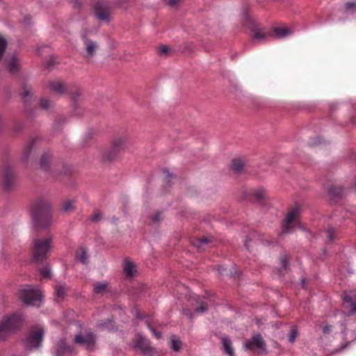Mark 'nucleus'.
Listing matches in <instances>:
<instances>
[{
    "label": "nucleus",
    "mask_w": 356,
    "mask_h": 356,
    "mask_svg": "<svg viewBox=\"0 0 356 356\" xmlns=\"http://www.w3.org/2000/svg\"><path fill=\"white\" fill-rule=\"evenodd\" d=\"M44 331L42 328L31 330L25 339V346L28 349L38 348L42 341Z\"/></svg>",
    "instance_id": "12"
},
{
    "label": "nucleus",
    "mask_w": 356,
    "mask_h": 356,
    "mask_svg": "<svg viewBox=\"0 0 356 356\" xmlns=\"http://www.w3.org/2000/svg\"><path fill=\"white\" fill-rule=\"evenodd\" d=\"M83 51L81 53L83 58L90 59L92 58L99 49V44L96 41L88 38L86 35L82 36Z\"/></svg>",
    "instance_id": "14"
},
{
    "label": "nucleus",
    "mask_w": 356,
    "mask_h": 356,
    "mask_svg": "<svg viewBox=\"0 0 356 356\" xmlns=\"http://www.w3.org/2000/svg\"><path fill=\"white\" fill-rule=\"evenodd\" d=\"M326 238L330 243L338 238L337 231L332 227H330L326 230Z\"/></svg>",
    "instance_id": "28"
},
{
    "label": "nucleus",
    "mask_w": 356,
    "mask_h": 356,
    "mask_svg": "<svg viewBox=\"0 0 356 356\" xmlns=\"http://www.w3.org/2000/svg\"><path fill=\"white\" fill-rule=\"evenodd\" d=\"M75 209L74 201L65 200L62 204V210L65 213H71Z\"/></svg>",
    "instance_id": "31"
},
{
    "label": "nucleus",
    "mask_w": 356,
    "mask_h": 356,
    "mask_svg": "<svg viewBox=\"0 0 356 356\" xmlns=\"http://www.w3.org/2000/svg\"><path fill=\"white\" fill-rule=\"evenodd\" d=\"M102 218V214L98 211H95L90 217V220L95 222L99 221Z\"/></svg>",
    "instance_id": "41"
},
{
    "label": "nucleus",
    "mask_w": 356,
    "mask_h": 356,
    "mask_svg": "<svg viewBox=\"0 0 356 356\" xmlns=\"http://www.w3.org/2000/svg\"><path fill=\"white\" fill-rule=\"evenodd\" d=\"M134 346L140 350L144 355H152L154 353V348L149 346L148 340L141 334L136 336L134 340Z\"/></svg>",
    "instance_id": "16"
},
{
    "label": "nucleus",
    "mask_w": 356,
    "mask_h": 356,
    "mask_svg": "<svg viewBox=\"0 0 356 356\" xmlns=\"http://www.w3.org/2000/svg\"><path fill=\"white\" fill-rule=\"evenodd\" d=\"M162 213L156 212L152 216V220L153 222L157 223L162 220Z\"/></svg>",
    "instance_id": "44"
},
{
    "label": "nucleus",
    "mask_w": 356,
    "mask_h": 356,
    "mask_svg": "<svg viewBox=\"0 0 356 356\" xmlns=\"http://www.w3.org/2000/svg\"><path fill=\"white\" fill-rule=\"evenodd\" d=\"M302 287L305 288V280H302Z\"/></svg>",
    "instance_id": "51"
},
{
    "label": "nucleus",
    "mask_w": 356,
    "mask_h": 356,
    "mask_svg": "<svg viewBox=\"0 0 356 356\" xmlns=\"http://www.w3.org/2000/svg\"><path fill=\"white\" fill-rule=\"evenodd\" d=\"M353 190H354L355 191H356V181H355V184H353Z\"/></svg>",
    "instance_id": "50"
},
{
    "label": "nucleus",
    "mask_w": 356,
    "mask_h": 356,
    "mask_svg": "<svg viewBox=\"0 0 356 356\" xmlns=\"http://www.w3.org/2000/svg\"><path fill=\"white\" fill-rule=\"evenodd\" d=\"M171 348L175 351H178L180 349L181 342L180 340L177 339L175 336H173L171 338Z\"/></svg>",
    "instance_id": "37"
},
{
    "label": "nucleus",
    "mask_w": 356,
    "mask_h": 356,
    "mask_svg": "<svg viewBox=\"0 0 356 356\" xmlns=\"http://www.w3.org/2000/svg\"><path fill=\"white\" fill-rule=\"evenodd\" d=\"M170 51V47L167 45H161L157 49V54L159 56H166Z\"/></svg>",
    "instance_id": "40"
},
{
    "label": "nucleus",
    "mask_w": 356,
    "mask_h": 356,
    "mask_svg": "<svg viewBox=\"0 0 356 356\" xmlns=\"http://www.w3.org/2000/svg\"><path fill=\"white\" fill-rule=\"evenodd\" d=\"M3 65L10 74H16L20 69V63L15 54H8L3 59Z\"/></svg>",
    "instance_id": "15"
},
{
    "label": "nucleus",
    "mask_w": 356,
    "mask_h": 356,
    "mask_svg": "<svg viewBox=\"0 0 356 356\" xmlns=\"http://www.w3.org/2000/svg\"><path fill=\"white\" fill-rule=\"evenodd\" d=\"M328 193L332 197H339L343 195V188L338 186H331L328 190Z\"/></svg>",
    "instance_id": "29"
},
{
    "label": "nucleus",
    "mask_w": 356,
    "mask_h": 356,
    "mask_svg": "<svg viewBox=\"0 0 356 356\" xmlns=\"http://www.w3.org/2000/svg\"><path fill=\"white\" fill-rule=\"evenodd\" d=\"M76 257L83 264H86L88 259V254L83 248H80L76 252Z\"/></svg>",
    "instance_id": "33"
},
{
    "label": "nucleus",
    "mask_w": 356,
    "mask_h": 356,
    "mask_svg": "<svg viewBox=\"0 0 356 356\" xmlns=\"http://www.w3.org/2000/svg\"><path fill=\"white\" fill-rule=\"evenodd\" d=\"M346 10L348 13L356 12V1H349L345 4Z\"/></svg>",
    "instance_id": "38"
},
{
    "label": "nucleus",
    "mask_w": 356,
    "mask_h": 356,
    "mask_svg": "<svg viewBox=\"0 0 356 356\" xmlns=\"http://www.w3.org/2000/svg\"><path fill=\"white\" fill-rule=\"evenodd\" d=\"M124 272L128 277H134L136 273V268L134 264L129 260H125L124 263Z\"/></svg>",
    "instance_id": "22"
},
{
    "label": "nucleus",
    "mask_w": 356,
    "mask_h": 356,
    "mask_svg": "<svg viewBox=\"0 0 356 356\" xmlns=\"http://www.w3.org/2000/svg\"><path fill=\"white\" fill-rule=\"evenodd\" d=\"M40 106L42 109L49 110L52 106V102L46 98L40 100Z\"/></svg>",
    "instance_id": "39"
},
{
    "label": "nucleus",
    "mask_w": 356,
    "mask_h": 356,
    "mask_svg": "<svg viewBox=\"0 0 356 356\" xmlns=\"http://www.w3.org/2000/svg\"><path fill=\"white\" fill-rule=\"evenodd\" d=\"M289 257L286 254H282L280 257V262L282 268L279 270L280 274L284 275L288 269Z\"/></svg>",
    "instance_id": "30"
},
{
    "label": "nucleus",
    "mask_w": 356,
    "mask_h": 356,
    "mask_svg": "<svg viewBox=\"0 0 356 356\" xmlns=\"http://www.w3.org/2000/svg\"><path fill=\"white\" fill-rule=\"evenodd\" d=\"M48 87L52 92L59 95H64L67 91V89L63 83L58 80L49 81Z\"/></svg>",
    "instance_id": "18"
},
{
    "label": "nucleus",
    "mask_w": 356,
    "mask_h": 356,
    "mask_svg": "<svg viewBox=\"0 0 356 356\" xmlns=\"http://www.w3.org/2000/svg\"><path fill=\"white\" fill-rule=\"evenodd\" d=\"M23 321V314L19 312L4 316L0 323V340H5L9 334L19 329Z\"/></svg>",
    "instance_id": "4"
},
{
    "label": "nucleus",
    "mask_w": 356,
    "mask_h": 356,
    "mask_svg": "<svg viewBox=\"0 0 356 356\" xmlns=\"http://www.w3.org/2000/svg\"><path fill=\"white\" fill-rule=\"evenodd\" d=\"M300 209V206L296 204L288 212L283 221L282 234L291 232L293 227L298 224Z\"/></svg>",
    "instance_id": "8"
},
{
    "label": "nucleus",
    "mask_w": 356,
    "mask_h": 356,
    "mask_svg": "<svg viewBox=\"0 0 356 356\" xmlns=\"http://www.w3.org/2000/svg\"><path fill=\"white\" fill-rule=\"evenodd\" d=\"M208 300H209V302L213 301V300L211 299V298H208Z\"/></svg>",
    "instance_id": "53"
},
{
    "label": "nucleus",
    "mask_w": 356,
    "mask_h": 356,
    "mask_svg": "<svg viewBox=\"0 0 356 356\" xmlns=\"http://www.w3.org/2000/svg\"><path fill=\"white\" fill-rule=\"evenodd\" d=\"M343 307L348 310V315L356 313V302L353 301L352 298L345 294L343 296Z\"/></svg>",
    "instance_id": "20"
},
{
    "label": "nucleus",
    "mask_w": 356,
    "mask_h": 356,
    "mask_svg": "<svg viewBox=\"0 0 356 356\" xmlns=\"http://www.w3.org/2000/svg\"><path fill=\"white\" fill-rule=\"evenodd\" d=\"M244 19L251 32V36L254 40L259 42L264 41L268 37L282 38L289 34V30L284 27H276L268 31L264 27L252 18L247 13L244 12Z\"/></svg>",
    "instance_id": "2"
},
{
    "label": "nucleus",
    "mask_w": 356,
    "mask_h": 356,
    "mask_svg": "<svg viewBox=\"0 0 356 356\" xmlns=\"http://www.w3.org/2000/svg\"><path fill=\"white\" fill-rule=\"evenodd\" d=\"M165 180L167 182H170V179L172 177V175L169 173L168 171H165Z\"/></svg>",
    "instance_id": "47"
},
{
    "label": "nucleus",
    "mask_w": 356,
    "mask_h": 356,
    "mask_svg": "<svg viewBox=\"0 0 356 356\" xmlns=\"http://www.w3.org/2000/svg\"><path fill=\"white\" fill-rule=\"evenodd\" d=\"M94 13L95 17L101 21H111V5L110 2L104 0H98L94 5Z\"/></svg>",
    "instance_id": "9"
},
{
    "label": "nucleus",
    "mask_w": 356,
    "mask_h": 356,
    "mask_svg": "<svg viewBox=\"0 0 356 356\" xmlns=\"http://www.w3.org/2000/svg\"><path fill=\"white\" fill-rule=\"evenodd\" d=\"M197 302L200 304V305L197 306L195 308V312H197V313H203V312H204L205 311L207 310V307H208V302H207L203 301L202 300H198Z\"/></svg>",
    "instance_id": "35"
},
{
    "label": "nucleus",
    "mask_w": 356,
    "mask_h": 356,
    "mask_svg": "<svg viewBox=\"0 0 356 356\" xmlns=\"http://www.w3.org/2000/svg\"><path fill=\"white\" fill-rule=\"evenodd\" d=\"M128 137L126 134L116 135L111 140L110 148L104 152L102 157L104 161H112L116 159L120 154L125 149Z\"/></svg>",
    "instance_id": "5"
},
{
    "label": "nucleus",
    "mask_w": 356,
    "mask_h": 356,
    "mask_svg": "<svg viewBox=\"0 0 356 356\" xmlns=\"http://www.w3.org/2000/svg\"><path fill=\"white\" fill-rule=\"evenodd\" d=\"M23 127H24V124L22 122H16L13 124V132L18 134L22 130Z\"/></svg>",
    "instance_id": "42"
},
{
    "label": "nucleus",
    "mask_w": 356,
    "mask_h": 356,
    "mask_svg": "<svg viewBox=\"0 0 356 356\" xmlns=\"http://www.w3.org/2000/svg\"><path fill=\"white\" fill-rule=\"evenodd\" d=\"M54 291L57 299H63L65 296L67 287L65 284H57L54 287Z\"/></svg>",
    "instance_id": "26"
},
{
    "label": "nucleus",
    "mask_w": 356,
    "mask_h": 356,
    "mask_svg": "<svg viewBox=\"0 0 356 356\" xmlns=\"http://www.w3.org/2000/svg\"><path fill=\"white\" fill-rule=\"evenodd\" d=\"M250 241H251V239H248V238H247V239L245 240V246L246 247V248H247L248 250H249V249H250V246H249V242H250Z\"/></svg>",
    "instance_id": "49"
},
{
    "label": "nucleus",
    "mask_w": 356,
    "mask_h": 356,
    "mask_svg": "<svg viewBox=\"0 0 356 356\" xmlns=\"http://www.w3.org/2000/svg\"><path fill=\"white\" fill-rule=\"evenodd\" d=\"M56 352L58 356H68L72 353V348L65 340H61L58 344Z\"/></svg>",
    "instance_id": "21"
},
{
    "label": "nucleus",
    "mask_w": 356,
    "mask_h": 356,
    "mask_svg": "<svg viewBox=\"0 0 356 356\" xmlns=\"http://www.w3.org/2000/svg\"><path fill=\"white\" fill-rule=\"evenodd\" d=\"M22 97L24 102H28L32 96V87L27 83L22 86Z\"/></svg>",
    "instance_id": "24"
},
{
    "label": "nucleus",
    "mask_w": 356,
    "mask_h": 356,
    "mask_svg": "<svg viewBox=\"0 0 356 356\" xmlns=\"http://www.w3.org/2000/svg\"><path fill=\"white\" fill-rule=\"evenodd\" d=\"M107 282H96L93 285V293L96 295H103L107 291Z\"/></svg>",
    "instance_id": "23"
},
{
    "label": "nucleus",
    "mask_w": 356,
    "mask_h": 356,
    "mask_svg": "<svg viewBox=\"0 0 356 356\" xmlns=\"http://www.w3.org/2000/svg\"><path fill=\"white\" fill-rule=\"evenodd\" d=\"M245 165L244 161L241 158L234 159L232 163V170L235 172H240Z\"/></svg>",
    "instance_id": "25"
},
{
    "label": "nucleus",
    "mask_w": 356,
    "mask_h": 356,
    "mask_svg": "<svg viewBox=\"0 0 356 356\" xmlns=\"http://www.w3.org/2000/svg\"><path fill=\"white\" fill-rule=\"evenodd\" d=\"M213 237L211 236H204L200 238H194L192 240L191 243L200 250H203L209 243L213 242Z\"/></svg>",
    "instance_id": "19"
},
{
    "label": "nucleus",
    "mask_w": 356,
    "mask_h": 356,
    "mask_svg": "<svg viewBox=\"0 0 356 356\" xmlns=\"http://www.w3.org/2000/svg\"><path fill=\"white\" fill-rule=\"evenodd\" d=\"M74 342L85 346L88 350H92L96 342V335L91 331L75 336Z\"/></svg>",
    "instance_id": "13"
},
{
    "label": "nucleus",
    "mask_w": 356,
    "mask_h": 356,
    "mask_svg": "<svg viewBox=\"0 0 356 356\" xmlns=\"http://www.w3.org/2000/svg\"><path fill=\"white\" fill-rule=\"evenodd\" d=\"M38 270L39 271L40 275L42 278L50 279L51 277V269L48 264H45L42 267H39Z\"/></svg>",
    "instance_id": "27"
},
{
    "label": "nucleus",
    "mask_w": 356,
    "mask_h": 356,
    "mask_svg": "<svg viewBox=\"0 0 356 356\" xmlns=\"http://www.w3.org/2000/svg\"><path fill=\"white\" fill-rule=\"evenodd\" d=\"M31 218L36 230L48 229L52 224V212L49 203L44 199L36 200L31 207Z\"/></svg>",
    "instance_id": "1"
},
{
    "label": "nucleus",
    "mask_w": 356,
    "mask_h": 356,
    "mask_svg": "<svg viewBox=\"0 0 356 356\" xmlns=\"http://www.w3.org/2000/svg\"><path fill=\"white\" fill-rule=\"evenodd\" d=\"M16 175L13 168L8 163L3 165L1 170V182L4 190L10 191L16 184Z\"/></svg>",
    "instance_id": "11"
},
{
    "label": "nucleus",
    "mask_w": 356,
    "mask_h": 356,
    "mask_svg": "<svg viewBox=\"0 0 356 356\" xmlns=\"http://www.w3.org/2000/svg\"><path fill=\"white\" fill-rule=\"evenodd\" d=\"M219 270H220V274L223 275V274H224V272H223V271H225V269L222 268V270H220L219 269Z\"/></svg>",
    "instance_id": "52"
},
{
    "label": "nucleus",
    "mask_w": 356,
    "mask_h": 356,
    "mask_svg": "<svg viewBox=\"0 0 356 356\" xmlns=\"http://www.w3.org/2000/svg\"><path fill=\"white\" fill-rule=\"evenodd\" d=\"M264 346V342L260 334L254 336L250 340H248L245 342V348L250 350L261 349Z\"/></svg>",
    "instance_id": "17"
},
{
    "label": "nucleus",
    "mask_w": 356,
    "mask_h": 356,
    "mask_svg": "<svg viewBox=\"0 0 356 356\" xmlns=\"http://www.w3.org/2000/svg\"><path fill=\"white\" fill-rule=\"evenodd\" d=\"M148 327H149V328L152 330V333H153L154 336L156 338L159 339V338L161 337V333H160V332H156L154 329L152 328V327H151L149 325H148Z\"/></svg>",
    "instance_id": "46"
},
{
    "label": "nucleus",
    "mask_w": 356,
    "mask_h": 356,
    "mask_svg": "<svg viewBox=\"0 0 356 356\" xmlns=\"http://www.w3.org/2000/svg\"><path fill=\"white\" fill-rule=\"evenodd\" d=\"M80 95L79 91H76L75 92L72 94V98L76 101V97H78Z\"/></svg>",
    "instance_id": "48"
},
{
    "label": "nucleus",
    "mask_w": 356,
    "mask_h": 356,
    "mask_svg": "<svg viewBox=\"0 0 356 356\" xmlns=\"http://www.w3.org/2000/svg\"><path fill=\"white\" fill-rule=\"evenodd\" d=\"M42 298V291L27 285L20 290L19 298L27 306H39Z\"/></svg>",
    "instance_id": "7"
},
{
    "label": "nucleus",
    "mask_w": 356,
    "mask_h": 356,
    "mask_svg": "<svg viewBox=\"0 0 356 356\" xmlns=\"http://www.w3.org/2000/svg\"><path fill=\"white\" fill-rule=\"evenodd\" d=\"M50 158L51 155L49 153H44L40 159V168L53 177L61 175L63 172L60 169H64L65 166L60 163H51Z\"/></svg>",
    "instance_id": "10"
},
{
    "label": "nucleus",
    "mask_w": 356,
    "mask_h": 356,
    "mask_svg": "<svg viewBox=\"0 0 356 356\" xmlns=\"http://www.w3.org/2000/svg\"><path fill=\"white\" fill-rule=\"evenodd\" d=\"M182 0H168V5L172 8H177L179 6Z\"/></svg>",
    "instance_id": "45"
},
{
    "label": "nucleus",
    "mask_w": 356,
    "mask_h": 356,
    "mask_svg": "<svg viewBox=\"0 0 356 356\" xmlns=\"http://www.w3.org/2000/svg\"><path fill=\"white\" fill-rule=\"evenodd\" d=\"M320 326L323 334L325 335H328L332 332V325H329L327 322H323Z\"/></svg>",
    "instance_id": "36"
},
{
    "label": "nucleus",
    "mask_w": 356,
    "mask_h": 356,
    "mask_svg": "<svg viewBox=\"0 0 356 356\" xmlns=\"http://www.w3.org/2000/svg\"><path fill=\"white\" fill-rule=\"evenodd\" d=\"M298 334V332L295 327L291 329L289 332V341L293 343Z\"/></svg>",
    "instance_id": "43"
},
{
    "label": "nucleus",
    "mask_w": 356,
    "mask_h": 356,
    "mask_svg": "<svg viewBox=\"0 0 356 356\" xmlns=\"http://www.w3.org/2000/svg\"><path fill=\"white\" fill-rule=\"evenodd\" d=\"M222 344L225 353L229 356H234V350L232 348V341L229 339L223 338Z\"/></svg>",
    "instance_id": "32"
},
{
    "label": "nucleus",
    "mask_w": 356,
    "mask_h": 356,
    "mask_svg": "<svg viewBox=\"0 0 356 356\" xmlns=\"http://www.w3.org/2000/svg\"><path fill=\"white\" fill-rule=\"evenodd\" d=\"M265 190L262 188H257L252 193L253 196L257 200H261L264 199L265 197Z\"/></svg>",
    "instance_id": "34"
},
{
    "label": "nucleus",
    "mask_w": 356,
    "mask_h": 356,
    "mask_svg": "<svg viewBox=\"0 0 356 356\" xmlns=\"http://www.w3.org/2000/svg\"><path fill=\"white\" fill-rule=\"evenodd\" d=\"M40 138L38 136L31 137L25 144L22 150L20 159L21 161L28 165L36 161V152L39 147Z\"/></svg>",
    "instance_id": "6"
},
{
    "label": "nucleus",
    "mask_w": 356,
    "mask_h": 356,
    "mask_svg": "<svg viewBox=\"0 0 356 356\" xmlns=\"http://www.w3.org/2000/svg\"><path fill=\"white\" fill-rule=\"evenodd\" d=\"M52 241L53 238L50 235L44 238H34L31 248V261L40 264L46 260L53 248Z\"/></svg>",
    "instance_id": "3"
}]
</instances>
